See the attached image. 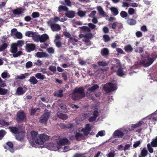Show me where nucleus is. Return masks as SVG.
<instances>
[{"label":"nucleus","instance_id":"nucleus-36","mask_svg":"<svg viewBox=\"0 0 157 157\" xmlns=\"http://www.w3.org/2000/svg\"><path fill=\"white\" fill-rule=\"evenodd\" d=\"M40 35H38L34 33L32 37L33 39L35 42H38L40 41Z\"/></svg>","mask_w":157,"mask_h":157},{"label":"nucleus","instance_id":"nucleus-23","mask_svg":"<svg viewBox=\"0 0 157 157\" xmlns=\"http://www.w3.org/2000/svg\"><path fill=\"white\" fill-rule=\"evenodd\" d=\"M23 88L21 86L19 87L16 90V93L18 95H22L25 93Z\"/></svg>","mask_w":157,"mask_h":157},{"label":"nucleus","instance_id":"nucleus-20","mask_svg":"<svg viewBox=\"0 0 157 157\" xmlns=\"http://www.w3.org/2000/svg\"><path fill=\"white\" fill-rule=\"evenodd\" d=\"M148 152L146 147H144L141 151L140 155L139 157H145L147 155Z\"/></svg>","mask_w":157,"mask_h":157},{"label":"nucleus","instance_id":"nucleus-28","mask_svg":"<svg viewBox=\"0 0 157 157\" xmlns=\"http://www.w3.org/2000/svg\"><path fill=\"white\" fill-rule=\"evenodd\" d=\"M124 50L126 52L128 53L132 52V51L133 49L130 45L128 44L124 47Z\"/></svg>","mask_w":157,"mask_h":157},{"label":"nucleus","instance_id":"nucleus-7","mask_svg":"<svg viewBox=\"0 0 157 157\" xmlns=\"http://www.w3.org/2000/svg\"><path fill=\"white\" fill-rule=\"evenodd\" d=\"M147 58L146 62L145 60H143L141 63L145 67H148L151 65L155 61L152 58H151L150 55H148L146 57Z\"/></svg>","mask_w":157,"mask_h":157},{"label":"nucleus","instance_id":"nucleus-17","mask_svg":"<svg viewBox=\"0 0 157 157\" xmlns=\"http://www.w3.org/2000/svg\"><path fill=\"white\" fill-rule=\"evenodd\" d=\"M97 10L99 15L103 17H106L107 15L105 12L103 10V8L101 6H98L97 7Z\"/></svg>","mask_w":157,"mask_h":157},{"label":"nucleus","instance_id":"nucleus-29","mask_svg":"<svg viewBox=\"0 0 157 157\" xmlns=\"http://www.w3.org/2000/svg\"><path fill=\"white\" fill-rule=\"evenodd\" d=\"M58 117L60 119L62 120H66L68 118L67 115L65 114L59 113L57 115Z\"/></svg>","mask_w":157,"mask_h":157},{"label":"nucleus","instance_id":"nucleus-54","mask_svg":"<svg viewBox=\"0 0 157 157\" xmlns=\"http://www.w3.org/2000/svg\"><path fill=\"white\" fill-rule=\"evenodd\" d=\"M67 73L66 72L62 73V76L64 80L66 81L67 80Z\"/></svg>","mask_w":157,"mask_h":157},{"label":"nucleus","instance_id":"nucleus-16","mask_svg":"<svg viewBox=\"0 0 157 157\" xmlns=\"http://www.w3.org/2000/svg\"><path fill=\"white\" fill-rule=\"evenodd\" d=\"M36 56L38 58H45L49 56V55L46 52H38L36 53Z\"/></svg>","mask_w":157,"mask_h":157},{"label":"nucleus","instance_id":"nucleus-64","mask_svg":"<svg viewBox=\"0 0 157 157\" xmlns=\"http://www.w3.org/2000/svg\"><path fill=\"white\" fill-rule=\"evenodd\" d=\"M131 147H132L131 144H126L123 150L125 151L128 150Z\"/></svg>","mask_w":157,"mask_h":157},{"label":"nucleus","instance_id":"nucleus-21","mask_svg":"<svg viewBox=\"0 0 157 157\" xmlns=\"http://www.w3.org/2000/svg\"><path fill=\"white\" fill-rule=\"evenodd\" d=\"M24 134L23 133H21V132L17 134L15 136L16 139L19 141H21L24 138Z\"/></svg>","mask_w":157,"mask_h":157},{"label":"nucleus","instance_id":"nucleus-58","mask_svg":"<svg viewBox=\"0 0 157 157\" xmlns=\"http://www.w3.org/2000/svg\"><path fill=\"white\" fill-rule=\"evenodd\" d=\"M33 65V63L31 61L27 62L25 65V67L26 68H29L31 67Z\"/></svg>","mask_w":157,"mask_h":157},{"label":"nucleus","instance_id":"nucleus-15","mask_svg":"<svg viewBox=\"0 0 157 157\" xmlns=\"http://www.w3.org/2000/svg\"><path fill=\"white\" fill-rule=\"evenodd\" d=\"M75 13L72 10H68L66 13V16L69 18H72L75 16Z\"/></svg>","mask_w":157,"mask_h":157},{"label":"nucleus","instance_id":"nucleus-38","mask_svg":"<svg viewBox=\"0 0 157 157\" xmlns=\"http://www.w3.org/2000/svg\"><path fill=\"white\" fill-rule=\"evenodd\" d=\"M8 89L3 88L0 87V94L1 95H5L8 92Z\"/></svg>","mask_w":157,"mask_h":157},{"label":"nucleus","instance_id":"nucleus-42","mask_svg":"<svg viewBox=\"0 0 157 157\" xmlns=\"http://www.w3.org/2000/svg\"><path fill=\"white\" fill-rule=\"evenodd\" d=\"M14 43L16 44V45L17 47H19L22 46L25 44L24 41L23 40H18L17 43Z\"/></svg>","mask_w":157,"mask_h":157},{"label":"nucleus","instance_id":"nucleus-63","mask_svg":"<svg viewBox=\"0 0 157 157\" xmlns=\"http://www.w3.org/2000/svg\"><path fill=\"white\" fill-rule=\"evenodd\" d=\"M73 126V125L72 124L69 123L67 125H63V128H67L69 129L71 128H72Z\"/></svg>","mask_w":157,"mask_h":157},{"label":"nucleus","instance_id":"nucleus-46","mask_svg":"<svg viewBox=\"0 0 157 157\" xmlns=\"http://www.w3.org/2000/svg\"><path fill=\"white\" fill-rule=\"evenodd\" d=\"M6 133V132L5 130L3 129L0 130V140L2 139Z\"/></svg>","mask_w":157,"mask_h":157},{"label":"nucleus","instance_id":"nucleus-22","mask_svg":"<svg viewBox=\"0 0 157 157\" xmlns=\"http://www.w3.org/2000/svg\"><path fill=\"white\" fill-rule=\"evenodd\" d=\"M70 143V142L67 138H63L60 140L59 141V144L61 145L69 144Z\"/></svg>","mask_w":157,"mask_h":157},{"label":"nucleus","instance_id":"nucleus-55","mask_svg":"<svg viewBox=\"0 0 157 157\" xmlns=\"http://www.w3.org/2000/svg\"><path fill=\"white\" fill-rule=\"evenodd\" d=\"M128 13L130 15H132L135 13V9L133 8H129L128 10Z\"/></svg>","mask_w":157,"mask_h":157},{"label":"nucleus","instance_id":"nucleus-24","mask_svg":"<svg viewBox=\"0 0 157 157\" xmlns=\"http://www.w3.org/2000/svg\"><path fill=\"white\" fill-rule=\"evenodd\" d=\"M110 10H111L112 13L114 16L117 15L119 13L118 10L116 7H111L110 8Z\"/></svg>","mask_w":157,"mask_h":157},{"label":"nucleus","instance_id":"nucleus-31","mask_svg":"<svg viewBox=\"0 0 157 157\" xmlns=\"http://www.w3.org/2000/svg\"><path fill=\"white\" fill-rule=\"evenodd\" d=\"M35 76L38 79L40 80H44L46 78L45 76L44 75L40 73L36 74Z\"/></svg>","mask_w":157,"mask_h":157},{"label":"nucleus","instance_id":"nucleus-6","mask_svg":"<svg viewBox=\"0 0 157 157\" xmlns=\"http://www.w3.org/2000/svg\"><path fill=\"white\" fill-rule=\"evenodd\" d=\"M26 119V115L23 111H19L17 113L16 120L18 123L22 122Z\"/></svg>","mask_w":157,"mask_h":157},{"label":"nucleus","instance_id":"nucleus-61","mask_svg":"<svg viewBox=\"0 0 157 157\" xmlns=\"http://www.w3.org/2000/svg\"><path fill=\"white\" fill-rule=\"evenodd\" d=\"M32 16L33 18L38 17L40 16V14L38 12H34L32 13Z\"/></svg>","mask_w":157,"mask_h":157},{"label":"nucleus","instance_id":"nucleus-13","mask_svg":"<svg viewBox=\"0 0 157 157\" xmlns=\"http://www.w3.org/2000/svg\"><path fill=\"white\" fill-rule=\"evenodd\" d=\"M24 9L21 7L17 8L13 11V13L15 15H19L24 13Z\"/></svg>","mask_w":157,"mask_h":157},{"label":"nucleus","instance_id":"nucleus-39","mask_svg":"<svg viewBox=\"0 0 157 157\" xmlns=\"http://www.w3.org/2000/svg\"><path fill=\"white\" fill-rule=\"evenodd\" d=\"M99 88V86L98 85H94L90 88H89V91L94 92L95 90L98 89Z\"/></svg>","mask_w":157,"mask_h":157},{"label":"nucleus","instance_id":"nucleus-53","mask_svg":"<svg viewBox=\"0 0 157 157\" xmlns=\"http://www.w3.org/2000/svg\"><path fill=\"white\" fill-rule=\"evenodd\" d=\"M49 70L51 71L54 72L56 71V67L55 66L51 65L48 68Z\"/></svg>","mask_w":157,"mask_h":157},{"label":"nucleus","instance_id":"nucleus-45","mask_svg":"<svg viewBox=\"0 0 157 157\" xmlns=\"http://www.w3.org/2000/svg\"><path fill=\"white\" fill-rule=\"evenodd\" d=\"M103 39L105 42H108L110 40V38L109 35H104L103 36Z\"/></svg>","mask_w":157,"mask_h":157},{"label":"nucleus","instance_id":"nucleus-4","mask_svg":"<svg viewBox=\"0 0 157 157\" xmlns=\"http://www.w3.org/2000/svg\"><path fill=\"white\" fill-rule=\"evenodd\" d=\"M103 88L106 93H109L117 89L116 85L110 82L107 83L105 84Z\"/></svg>","mask_w":157,"mask_h":157},{"label":"nucleus","instance_id":"nucleus-25","mask_svg":"<svg viewBox=\"0 0 157 157\" xmlns=\"http://www.w3.org/2000/svg\"><path fill=\"white\" fill-rule=\"evenodd\" d=\"M6 145L7 146L9 147L8 149H9V150L12 153L14 152V150L13 149V143L11 142H8L6 143Z\"/></svg>","mask_w":157,"mask_h":157},{"label":"nucleus","instance_id":"nucleus-30","mask_svg":"<svg viewBox=\"0 0 157 157\" xmlns=\"http://www.w3.org/2000/svg\"><path fill=\"white\" fill-rule=\"evenodd\" d=\"M127 22L128 24L131 25H134L136 23V21L133 18H128Z\"/></svg>","mask_w":157,"mask_h":157},{"label":"nucleus","instance_id":"nucleus-37","mask_svg":"<svg viewBox=\"0 0 157 157\" xmlns=\"http://www.w3.org/2000/svg\"><path fill=\"white\" fill-rule=\"evenodd\" d=\"M9 124L10 123L9 122H7L3 120H0V125H1V127H3L5 126H8Z\"/></svg>","mask_w":157,"mask_h":157},{"label":"nucleus","instance_id":"nucleus-62","mask_svg":"<svg viewBox=\"0 0 157 157\" xmlns=\"http://www.w3.org/2000/svg\"><path fill=\"white\" fill-rule=\"evenodd\" d=\"M136 36L137 38L141 37L143 36L142 33L140 31H138L135 33Z\"/></svg>","mask_w":157,"mask_h":157},{"label":"nucleus","instance_id":"nucleus-10","mask_svg":"<svg viewBox=\"0 0 157 157\" xmlns=\"http://www.w3.org/2000/svg\"><path fill=\"white\" fill-rule=\"evenodd\" d=\"M35 48V45L33 44H27L25 47V49L26 51L29 52L34 50Z\"/></svg>","mask_w":157,"mask_h":157},{"label":"nucleus","instance_id":"nucleus-33","mask_svg":"<svg viewBox=\"0 0 157 157\" xmlns=\"http://www.w3.org/2000/svg\"><path fill=\"white\" fill-rule=\"evenodd\" d=\"M68 8L66 6L63 5H60L58 7V12H60L64 11L66 12L68 10Z\"/></svg>","mask_w":157,"mask_h":157},{"label":"nucleus","instance_id":"nucleus-57","mask_svg":"<svg viewBox=\"0 0 157 157\" xmlns=\"http://www.w3.org/2000/svg\"><path fill=\"white\" fill-rule=\"evenodd\" d=\"M77 14L79 16L82 17L85 15V12L79 10L77 13Z\"/></svg>","mask_w":157,"mask_h":157},{"label":"nucleus","instance_id":"nucleus-12","mask_svg":"<svg viewBox=\"0 0 157 157\" xmlns=\"http://www.w3.org/2000/svg\"><path fill=\"white\" fill-rule=\"evenodd\" d=\"M8 129L12 133L15 134L20 132V131H19V128L16 126H10L8 127Z\"/></svg>","mask_w":157,"mask_h":157},{"label":"nucleus","instance_id":"nucleus-1","mask_svg":"<svg viewBox=\"0 0 157 157\" xmlns=\"http://www.w3.org/2000/svg\"><path fill=\"white\" fill-rule=\"evenodd\" d=\"M85 88L83 86L76 87L75 88L71 94V98L74 101L82 99L86 95Z\"/></svg>","mask_w":157,"mask_h":157},{"label":"nucleus","instance_id":"nucleus-50","mask_svg":"<svg viewBox=\"0 0 157 157\" xmlns=\"http://www.w3.org/2000/svg\"><path fill=\"white\" fill-rule=\"evenodd\" d=\"M150 56L151 58H152L154 60H155L157 58V53L155 52H154L150 55Z\"/></svg>","mask_w":157,"mask_h":157},{"label":"nucleus","instance_id":"nucleus-49","mask_svg":"<svg viewBox=\"0 0 157 157\" xmlns=\"http://www.w3.org/2000/svg\"><path fill=\"white\" fill-rule=\"evenodd\" d=\"M105 132L104 130L100 131L96 135V137H98L99 136H102L105 135Z\"/></svg>","mask_w":157,"mask_h":157},{"label":"nucleus","instance_id":"nucleus-40","mask_svg":"<svg viewBox=\"0 0 157 157\" xmlns=\"http://www.w3.org/2000/svg\"><path fill=\"white\" fill-rule=\"evenodd\" d=\"M101 53L102 56H105L109 54V51L107 48H104L101 51Z\"/></svg>","mask_w":157,"mask_h":157},{"label":"nucleus","instance_id":"nucleus-18","mask_svg":"<svg viewBox=\"0 0 157 157\" xmlns=\"http://www.w3.org/2000/svg\"><path fill=\"white\" fill-rule=\"evenodd\" d=\"M48 39L49 36L47 34H43L40 36V43L44 42Z\"/></svg>","mask_w":157,"mask_h":157},{"label":"nucleus","instance_id":"nucleus-43","mask_svg":"<svg viewBox=\"0 0 157 157\" xmlns=\"http://www.w3.org/2000/svg\"><path fill=\"white\" fill-rule=\"evenodd\" d=\"M8 44L6 43H4L0 46V51H3L7 48Z\"/></svg>","mask_w":157,"mask_h":157},{"label":"nucleus","instance_id":"nucleus-3","mask_svg":"<svg viewBox=\"0 0 157 157\" xmlns=\"http://www.w3.org/2000/svg\"><path fill=\"white\" fill-rule=\"evenodd\" d=\"M148 150L150 153H153V148L152 147H157V136L152 139L150 143H148L147 145Z\"/></svg>","mask_w":157,"mask_h":157},{"label":"nucleus","instance_id":"nucleus-44","mask_svg":"<svg viewBox=\"0 0 157 157\" xmlns=\"http://www.w3.org/2000/svg\"><path fill=\"white\" fill-rule=\"evenodd\" d=\"M34 33L31 31H28L25 33V35L26 36L30 37H32Z\"/></svg>","mask_w":157,"mask_h":157},{"label":"nucleus","instance_id":"nucleus-14","mask_svg":"<svg viewBox=\"0 0 157 157\" xmlns=\"http://www.w3.org/2000/svg\"><path fill=\"white\" fill-rule=\"evenodd\" d=\"M124 135L123 132L120 130H117L115 131L113 134V135L114 137L121 138Z\"/></svg>","mask_w":157,"mask_h":157},{"label":"nucleus","instance_id":"nucleus-51","mask_svg":"<svg viewBox=\"0 0 157 157\" xmlns=\"http://www.w3.org/2000/svg\"><path fill=\"white\" fill-rule=\"evenodd\" d=\"M22 54V52L21 51H17L16 53L13 54V56L14 57H17L18 56H21Z\"/></svg>","mask_w":157,"mask_h":157},{"label":"nucleus","instance_id":"nucleus-47","mask_svg":"<svg viewBox=\"0 0 157 157\" xmlns=\"http://www.w3.org/2000/svg\"><path fill=\"white\" fill-rule=\"evenodd\" d=\"M14 36H15L17 39H21L22 37V34L18 32H16L14 33Z\"/></svg>","mask_w":157,"mask_h":157},{"label":"nucleus","instance_id":"nucleus-35","mask_svg":"<svg viewBox=\"0 0 157 157\" xmlns=\"http://www.w3.org/2000/svg\"><path fill=\"white\" fill-rule=\"evenodd\" d=\"M98 64L99 67H105L108 66L109 62L105 61H98Z\"/></svg>","mask_w":157,"mask_h":157},{"label":"nucleus","instance_id":"nucleus-8","mask_svg":"<svg viewBox=\"0 0 157 157\" xmlns=\"http://www.w3.org/2000/svg\"><path fill=\"white\" fill-rule=\"evenodd\" d=\"M49 113L48 112L45 113L40 118V122L41 123H46L49 118Z\"/></svg>","mask_w":157,"mask_h":157},{"label":"nucleus","instance_id":"nucleus-56","mask_svg":"<svg viewBox=\"0 0 157 157\" xmlns=\"http://www.w3.org/2000/svg\"><path fill=\"white\" fill-rule=\"evenodd\" d=\"M34 64L36 66H40L43 64L42 62L40 59H38L36 62L34 63Z\"/></svg>","mask_w":157,"mask_h":157},{"label":"nucleus","instance_id":"nucleus-27","mask_svg":"<svg viewBox=\"0 0 157 157\" xmlns=\"http://www.w3.org/2000/svg\"><path fill=\"white\" fill-rule=\"evenodd\" d=\"M38 132L37 131H35L33 130L31 131V134L32 139L35 141L37 140V136L38 135Z\"/></svg>","mask_w":157,"mask_h":157},{"label":"nucleus","instance_id":"nucleus-52","mask_svg":"<svg viewBox=\"0 0 157 157\" xmlns=\"http://www.w3.org/2000/svg\"><path fill=\"white\" fill-rule=\"evenodd\" d=\"M120 16L123 18H125L127 17L128 14L125 11H122L120 13Z\"/></svg>","mask_w":157,"mask_h":157},{"label":"nucleus","instance_id":"nucleus-26","mask_svg":"<svg viewBox=\"0 0 157 157\" xmlns=\"http://www.w3.org/2000/svg\"><path fill=\"white\" fill-rule=\"evenodd\" d=\"M80 38L83 37V40L86 42H88V33H86V34H81L79 35Z\"/></svg>","mask_w":157,"mask_h":157},{"label":"nucleus","instance_id":"nucleus-11","mask_svg":"<svg viewBox=\"0 0 157 157\" xmlns=\"http://www.w3.org/2000/svg\"><path fill=\"white\" fill-rule=\"evenodd\" d=\"M50 26L53 32L58 31L61 29L60 25L58 24H52L50 25Z\"/></svg>","mask_w":157,"mask_h":157},{"label":"nucleus","instance_id":"nucleus-2","mask_svg":"<svg viewBox=\"0 0 157 157\" xmlns=\"http://www.w3.org/2000/svg\"><path fill=\"white\" fill-rule=\"evenodd\" d=\"M81 131L83 132V134L77 132L75 134L76 140L77 141H80L84 139V136H86L88 134V124L86 125L85 128H82Z\"/></svg>","mask_w":157,"mask_h":157},{"label":"nucleus","instance_id":"nucleus-34","mask_svg":"<svg viewBox=\"0 0 157 157\" xmlns=\"http://www.w3.org/2000/svg\"><path fill=\"white\" fill-rule=\"evenodd\" d=\"M29 81L33 85H35L37 83L38 81L33 76L30 77Z\"/></svg>","mask_w":157,"mask_h":157},{"label":"nucleus","instance_id":"nucleus-32","mask_svg":"<svg viewBox=\"0 0 157 157\" xmlns=\"http://www.w3.org/2000/svg\"><path fill=\"white\" fill-rule=\"evenodd\" d=\"M17 47L16 45V44L13 43L11 46V52L12 53H14L17 52Z\"/></svg>","mask_w":157,"mask_h":157},{"label":"nucleus","instance_id":"nucleus-60","mask_svg":"<svg viewBox=\"0 0 157 157\" xmlns=\"http://www.w3.org/2000/svg\"><path fill=\"white\" fill-rule=\"evenodd\" d=\"M39 109L37 108H35L34 109H32L31 110L30 112V114L31 115H34L35 113H36L37 110H38Z\"/></svg>","mask_w":157,"mask_h":157},{"label":"nucleus","instance_id":"nucleus-19","mask_svg":"<svg viewBox=\"0 0 157 157\" xmlns=\"http://www.w3.org/2000/svg\"><path fill=\"white\" fill-rule=\"evenodd\" d=\"M144 123V122L143 121H140L138 123L133 124H132L131 127L132 128V130H134V128H136L137 127H139L141 126Z\"/></svg>","mask_w":157,"mask_h":157},{"label":"nucleus","instance_id":"nucleus-59","mask_svg":"<svg viewBox=\"0 0 157 157\" xmlns=\"http://www.w3.org/2000/svg\"><path fill=\"white\" fill-rule=\"evenodd\" d=\"M63 34L66 37H67V38H70V40H73V38L72 37H71V35L69 32H64L63 33Z\"/></svg>","mask_w":157,"mask_h":157},{"label":"nucleus","instance_id":"nucleus-5","mask_svg":"<svg viewBox=\"0 0 157 157\" xmlns=\"http://www.w3.org/2000/svg\"><path fill=\"white\" fill-rule=\"evenodd\" d=\"M49 136L46 134H42L40 135L38 138L35 141V143L40 145H43L44 142L48 140Z\"/></svg>","mask_w":157,"mask_h":157},{"label":"nucleus","instance_id":"nucleus-41","mask_svg":"<svg viewBox=\"0 0 157 157\" xmlns=\"http://www.w3.org/2000/svg\"><path fill=\"white\" fill-rule=\"evenodd\" d=\"M117 73L118 75L120 76H123L124 75L123 71L121 67H119L117 71Z\"/></svg>","mask_w":157,"mask_h":157},{"label":"nucleus","instance_id":"nucleus-9","mask_svg":"<svg viewBox=\"0 0 157 157\" xmlns=\"http://www.w3.org/2000/svg\"><path fill=\"white\" fill-rule=\"evenodd\" d=\"M93 116L89 118V122H93L96 120L97 118L99 115V113L97 110H94L92 113Z\"/></svg>","mask_w":157,"mask_h":157},{"label":"nucleus","instance_id":"nucleus-48","mask_svg":"<svg viewBox=\"0 0 157 157\" xmlns=\"http://www.w3.org/2000/svg\"><path fill=\"white\" fill-rule=\"evenodd\" d=\"M63 90H59V93L58 94L57 93H55L54 96H57L59 97H62L63 96Z\"/></svg>","mask_w":157,"mask_h":157}]
</instances>
